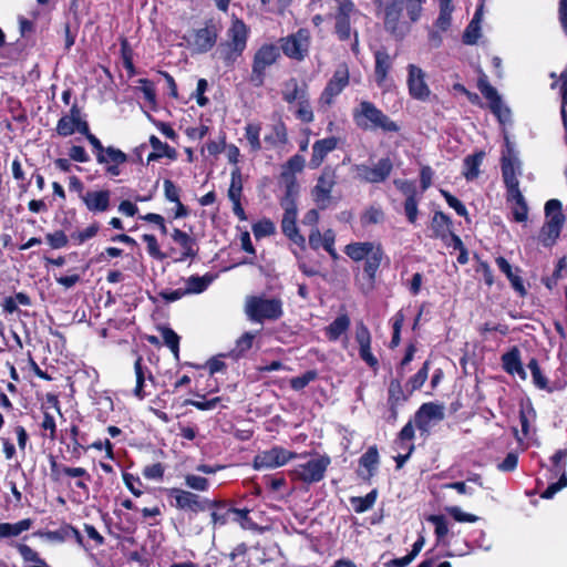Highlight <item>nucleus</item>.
<instances>
[{
    "label": "nucleus",
    "mask_w": 567,
    "mask_h": 567,
    "mask_svg": "<svg viewBox=\"0 0 567 567\" xmlns=\"http://www.w3.org/2000/svg\"><path fill=\"white\" fill-rule=\"evenodd\" d=\"M477 86H478L481 93L483 94V96L489 101V106L493 104H495V106H496V105H498V102L502 101L497 90L488 83V81L486 80V76L481 78L478 80Z\"/></svg>",
    "instance_id": "45"
},
{
    "label": "nucleus",
    "mask_w": 567,
    "mask_h": 567,
    "mask_svg": "<svg viewBox=\"0 0 567 567\" xmlns=\"http://www.w3.org/2000/svg\"><path fill=\"white\" fill-rule=\"evenodd\" d=\"M522 174V164L518 158L504 156L502 165V176L507 189V200L515 206L527 205L520 189L518 176Z\"/></svg>",
    "instance_id": "6"
},
{
    "label": "nucleus",
    "mask_w": 567,
    "mask_h": 567,
    "mask_svg": "<svg viewBox=\"0 0 567 567\" xmlns=\"http://www.w3.org/2000/svg\"><path fill=\"white\" fill-rule=\"evenodd\" d=\"M143 475L148 480H161L164 475V466L161 463L147 465L143 470Z\"/></svg>",
    "instance_id": "63"
},
{
    "label": "nucleus",
    "mask_w": 567,
    "mask_h": 567,
    "mask_svg": "<svg viewBox=\"0 0 567 567\" xmlns=\"http://www.w3.org/2000/svg\"><path fill=\"white\" fill-rule=\"evenodd\" d=\"M413 437H414V426H413L412 422H408L399 433V439L396 441L398 447L405 449L408 446V444H405V443L411 442Z\"/></svg>",
    "instance_id": "58"
},
{
    "label": "nucleus",
    "mask_w": 567,
    "mask_h": 567,
    "mask_svg": "<svg viewBox=\"0 0 567 567\" xmlns=\"http://www.w3.org/2000/svg\"><path fill=\"white\" fill-rule=\"evenodd\" d=\"M248 28L244 21L233 19L226 35L227 40L219 44L218 51L226 65H231L243 54L247 45Z\"/></svg>",
    "instance_id": "4"
},
{
    "label": "nucleus",
    "mask_w": 567,
    "mask_h": 567,
    "mask_svg": "<svg viewBox=\"0 0 567 567\" xmlns=\"http://www.w3.org/2000/svg\"><path fill=\"white\" fill-rule=\"evenodd\" d=\"M281 178L284 179L286 186V195L281 199V206L286 207L288 202L296 203L295 199L298 195V184L296 182V177L287 171H282Z\"/></svg>",
    "instance_id": "39"
},
{
    "label": "nucleus",
    "mask_w": 567,
    "mask_h": 567,
    "mask_svg": "<svg viewBox=\"0 0 567 567\" xmlns=\"http://www.w3.org/2000/svg\"><path fill=\"white\" fill-rule=\"evenodd\" d=\"M305 166V159L300 155H293L290 157L287 162V164L284 167V171H287L292 176H295V173H299L302 171Z\"/></svg>",
    "instance_id": "62"
},
{
    "label": "nucleus",
    "mask_w": 567,
    "mask_h": 567,
    "mask_svg": "<svg viewBox=\"0 0 567 567\" xmlns=\"http://www.w3.org/2000/svg\"><path fill=\"white\" fill-rule=\"evenodd\" d=\"M171 236L172 239L182 248L181 255L174 258L175 262H182L187 258L194 259L197 256L198 249L196 248L195 238L177 228L173 230Z\"/></svg>",
    "instance_id": "21"
},
{
    "label": "nucleus",
    "mask_w": 567,
    "mask_h": 567,
    "mask_svg": "<svg viewBox=\"0 0 567 567\" xmlns=\"http://www.w3.org/2000/svg\"><path fill=\"white\" fill-rule=\"evenodd\" d=\"M96 159L100 164H123L127 161V156L121 150L109 146L101 155H97Z\"/></svg>",
    "instance_id": "38"
},
{
    "label": "nucleus",
    "mask_w": 567,
    "mask_h": 567,
    "mask_svg": "<svg viewBox=\"0 0 567 567\" xmlns=\"http://www.w3.org/2000/svg\"><path fill=\"white\" fill-rule=\"evenodd\" d=\"M317 375V372L313 370L307 371L302 375L292 378L290 380V385L293 390L300 391L303 388H306L311 381L316 380Z\"/></svg>",
    "instance_id": "50"
},
{
    "label": "nucleus",
    "mask_w": 567,
    "mask_h": 567,
    "mask_svg": "<svg viewBox=\"0 0 567 567\" xmlns=\"http://www.w3.org/2000/svg\"><path fill=\"white\" fill-rule=\"evenodd\" d=\"M308 96L307 85L300 84L297 79L291 78L284 83L282 99L291 104Z\"/></svg>",
    "instance_id": "24"
},
{
    "label": "nucleus",
    "mask_w": 567,
    "mask_h": 567,
    "mask_svg": "<svg viewBox=\"0 0 567 567\" xmlns=\"http://www.w3.org/2000/svg\"><path fill=\"white\" fill-rule=\"evenodd\" d=\"M425 0H389L384 9V28L396 38H403L410 30V24L402 18L403 9H406L411 22L419 20L422 3Z\"/></svg>",
    "instance_id": "1"
},
{
    "label": "nucleus",
    "mask_w": 567,
    "mask_h": 567,
    "mask_svg": "<svg viewBox=\"0 0 567 567\" xmlns=\"http://www.w3.org/2000/svg\"><path fill=\"white\" fill-rule=\"evenodd\" d=\"M87 210L92 213H104L110 208L111 192L107 189L89 190L81 195Z\"/></svg>",
    "instance_id": "19"
},
{
    "label": "nucleus",
    "mask_w": 567,
    "mask_h": 567,
    "mask_svg": "<svg viewBox=\"0 0 567 567\" xmlns=\"http://www.w3.org/2000/svg\"><path fill=\"white\" fill-rule=\"evenodd\" d=\"M388 404L390 408L391 417L393 420H396L398 406L408 399L406 394L403 392L400 380H391L388 389Z\"/></svg>",
    "instance_id": "25"
},
{
    "label": "nucleus",
    "mask_w": 567,
    "mask_h": 567,
    "mask_svg": "<svg viewBox=\"0 0 567 567\" xmlns=\"http://www.w3.org/2000/svg\"><path fill=\"white\" fill-rule=\"evenodd\" d=\"M243 190L241 173L239 167H235L231 172V181L228 189V197L231 202L240 199Z\"/></svg>",
    "instance_id": "44"
},
{
    "label": "nucleus",
    "mask_w": 567,
    "mask_h": 567,
    "mask_svg": "<svg viewBox=\"0 0 567 567\" xmlns=\"http://www.w3.org/2000/svg\"><path fill=\"white\" fill-rule=\"evenodd\" d=\"M336 184V171L330 167H326L318 177L317 184L311 192L312 198L320 209H326L329 206L331 192Z\"/></svg>",
    "instance_id": "12"
},
{
    "label": "nucleus",
    "mask_w": 567,
    "mask_h": 567,
    "mask_svg": "<svg viewBox=\"0 0 567 567\" xmlns=\"http://www.w3.org/2000/svg\"><path fill=\"white\" fill-rule=\"evenodd\" d=\"M244 311L252 322L276 321L284 315L282 300L280 298H268L266 295L247 296Z\"/></svg>",
    "instance_id": "2"
},
{
    "label": "nucleus",
    "mask_w": 567,
    "mask_h": 567,
    "mask_svg": "<svg viewBox=\"0 0 567 567\" xmlns=\"http://www.w3.org/2000/svg\"><path fill=\"white\" fill-rule=\"evenodd\" d=\"M444 417V405L429 402L420 406L415 413L414 422L422 433H429L432 425L441 422Z\"/></svg>",
    "instance_id": "13"
},
{
    "label": "nucleus",
    "mask_w": 567,
    "mask_h": 567,
    "mask_svg": "<svg viewBox=\"0 0 567 567\" xmlns=\"http://www.w3.org/2000/svg\"><path fill=\"white\" fill-rule=\"evenodd\" d=\"M150 143L154 150L148 157L147 161H156L163 156H167L169 158L175 157V150L169 147L166 143H163L157 136L152 135L150 138Z\"/></svg>",
    "instance_id": "33"
},
{
    "label": "nucleus",
    "mask_w": 567,
    "mask_h": 567,
    "mask_svg": "<svg viewBox=\"0 0 567 567\" xmlns=\"http://www.w3.org/2000/svg\"><path fill=\"white\" fill-rule=\"evenodd\" d=\"M441 194L445 198V200L449 204V206L452 207L453 209H455L457 215H460V216H466L467 215L466 207L455 196H453L452 194H450L449 192H446L444 189H441Z\"/></svg>",
    "instance_id": "59"
},
{
    "label": "nucleus",
    "mask_w": 567,
    "mask_h": 567,
    "mask_svg": "<svg viewBox=\"0 0 567 567\" xmlns=\"http://www.w3.org/2000/svg\"><path fill=\"white\" fill-rule=\"evenodd\" d=\"M168 495L175 499L176 508L193 513L206 511L209 504L207 498H202L197 494L182 488H171Z\"/></svg>",
    "instance_id": "15"
},
{
    "label": "nucleus",
    "mask_w": 567,
    "mask_h": 567,
    "mask_svg": "<svg viewBox=\"0 0 567 567\" xmlns=\"http://www.w3.org/2000/svg\"><path fill=\"white\" fill-rule=\"evenodd\" d=\"M338 146V138L330 136L316 141L312 145V155L310 159V166L317 168L321 165L326 156L336 150Z\"/></svg>",
    "instance_id": "22"
},
{
    "label": "nucleus",
    "mask_w": 567,
    "mask_h": 567,
    "mask_svg": "<svg viewBox=\"0 0 567 567\" xmlns=\"http://www.w3.org/2000/svg\"><path fill=\"white\" fill-rule=\"evenodd\" d=\"M348 83L349 69L347 64L342 63L338 65L332 78L327 83L320 95L319 103L324 107H329L333 103L334 97L343 91Z\"/></svg>",
    "instance_id": "10"
},
{
    "label": "nucleus",
    "mask_w": 567,
    "mask_h": 567,
    "mask_svg": "<svg viewBox=\"0 0 567 567\" xmlns=\"http://www.w3.org/2000/svg\"><path fill=\"white\" fill-rule=\"evenodd\" d=\"M429 522H431L435 527V535L439 539H442L445 537L449 533L447 523L444 516L440 515H431L427 518Z\"/></svg>",
    "instance_id": "56"
},
{
    "label": "nucleus",
    "mask_w": 567,
    "mask_h": 567,
    "mask_svg": "<svg viewBox=\"0 0 567 567\" xmlns=\"http://www.w3.org/2000/svg\"><path fill=\"white\" fill-rule=\"evenodd\" d=\"M357 125L363 130H382L383 132H398L400 126L386 114L369 101H362L353 111Z\"/></svg>",
    "instance_id": "3"
},
{
    "label": "nucleus",
    "mask_w": 567,
    "mask_h": 567,
    "mask_svg": "<svg viewBox=\"0 0 567 567\" xmlns=\"http://www.w3.org/2000/svg\"><path fill=\"white\" fill-rule=\"evenodd\" d=\"M310 42V31L308 29H299L296 33L281 38L280 48L286 56L302 61L308 55Z\"/></svg>",
    "instance_id": "9"
},
{
    "label": "nucleus",
    "mask_w": 567,
    "mask_h": 567,
    "mask_svg": "<svg viewBox=\"0 0 567 567\" xmlns=\"http://www.w3.org/2000/svg\"><path fill=\"white\" fill-rule=\"evenodd\" d=\"M99 230L100 225L97 223H93L83 230L73 231L70 237L76 245H82L86 240L93 238Z\"/></svg>",
    "instance_id": "46"
},
{
    "label": "nucleus",
    "mask_w": 567,
    "mask_h": 567,
    "mask_svg": "<svg viewBox=\"0 0 567 567\" xmlns=\"http://www.w3.org/2000/svg\"><path fill=\"white\" fill-rule=\"evenodd\" d=\"M161 336L164 340V343L171 349L174 353L175 358L178 359L179 353V337L178 334L168 327L159 328Z\"/></svg>",
    "instance_id": "43"
},
{
    "label": "nucleus",
    "mask_w": 567,
    "mask_h": 567,
    "mask_svg": "<svg viewBox=\"0 0 567 567\" xmlns=\"http://www.w3.org/2000/svg\"><path fill=\"white\" fill-rule=\"evenodd\" d=\"M481 37V24L476 23V21H471L466 27L463 34V42L465 44H475Z\"/></svg>",
    "instance_id": "51"
},
{
    "label": "nucleus",
    "mask_w": 567,
    "mask_h": 567,
    "mask_svg": "<svg viewBox=\"0 0 567 567\" xmlns=\"http://www.w3.org/2000/svg\"><path fill=\"white\" fill-rule=\"evenodd\" d=\"M496 265L498 266L499 270L506 275L508 280L512 284V287L520 295H526V289L524 287L523 280L520 277L515 275L513 272L511 264L504 258V257H497L496 258Z\"/></svg>",
    "instance_id": "31"
},
{
    "label": "nucleus",
    "mask_w": 567,
    "mask_h": 567,
    "mask_svg": "<svg viewBox=\"0 0 567 567\" xmlns=\"http://www.w3.org/2000/svg\"><path fill=\"white\" fill-rule=\"evenodd\" d=\"M408 71V86L411 96L420 101H425L431 94V90L425 82V73L421 68L414 64H409Z\"/></svg>",
    "instance_id": "16"
},
{
    "label": "nucleus",
    "mask_w": 567,
    "mask_h": 567,
    "mask_svg": "<svg viewBox=\"0 0 567 567\" xmlns=\"http://www.w3.org/2000/svg\"><path fill=\"white\" fill-rule=\"evenodd\" d=\"M215 276L212 274H205L204 276H190L185 280L186 293L195 295L204 292L208 286L214 281Z\"/></svg>",
    "instance_id": "30"
},
{
    "label": "nucleus",
    "mask_w": 567,
    "mask_h": 567,
    "mask_svg": "<svg viewBox=\"0 0 567 567\" xmlns=\"http://www.w3.org/2000/svg\"><path fill=\"white\" fill-rule=\"evenodd\" d=\"M556 475H558V473H555ZM560 475V478L558 482L556 483H551L543 493H542V497L543 498H546V499H549L551 498L557 492H559L560 489H563L564 487L567 486V475H566V470H564L563 472L559 473Z\"/></svg>",
    "instance_id": "49"
},
{
    "label": "nucleus",
    "mask_w": 567,
    "mask_h": 567,
    "mask_svg": "<svg viewBox=\"0 0 567 567\" xmlns=\"http://www.w3.org/2000/svg\"><path fill=\"white\" fill-rule=\"evenodd\" d=\"M503 367L509 374L517 373L522 379H526V372L520 362V354L517 348H513L502 357Z\"/></svg>",
    "instance_id": "27"
},
{
    "label": "nucleus",
    "mask_w": 567,
    "mask_h": 567,
    "mask_svg": "<svg viewBox=\"0 0 567 567\" xmlns=\"http://www.w3.org/2000/svg\"><path fill=\"white\" fill-rule=\"evenodd\" d=\"M45 238L53 249L62 248L68 244V237L62 230H58L53 234H48Z\"/></svg>",
    "instance_id": "61"
},
{
    "label": "nucleus",
    "mask_w": 567,
    "mask_h": 567,
    "mask_svg": "<svg viewBox=\"0 0 567 567\" xmlns=\"http://www.w3.org/2000/svg\"><path fill=\"white\" fill-rule=\"evenodd\" d=\"M134 372L136 377V385L134 388V395L140 400L145 398V392L143 390L145 380L148 378L153 380L152 373L148 371L147 367L143 364L142 357H138L134 362Z\"/></svg>",
    "instance_id": "28"
},
{
    "label": "nucleus",
    "mask_w": 567,
    "mask_h": 567,
    "mask_svg": "<svg viewBox=\"0 0 567 567\" xmlns=\"http://www.w3.org/2000/svg\"><path fill=\"white\" fill-rule=\"evenodd\" d=\"M566 457H567V450L561 449L558 450L551 457V461L554 463L553 471L555 473H560L566 468Z\"/></svg>",
    "instance_id": "64"
},
{
    "label": "nucleus",
    "mask_w": 567,
    "mask_h": 567,
    "mask_svg": "<svg viewBox=\"0 0 567 567\" xmlns=\"http://www.w3.org/2000/svg\"><path fill=\"white\" fill-rule=\"evenodd\" d=\"M450 218L442 212H436L432 218L431 228L435 237L444 238L450 231Z\"/></svg>",
    "instance_id": "40"
},
{
    "label": "nucleus",
    "mask_w": 567,
    "mask_h": 567,
    "mask_svg": "<svg viewBox=\"0 0 567 567\" xmlns=\"http://www.w3.org/2000/svg\"><path fill=\"white\" fill-rule=\"evenodd\" d=\"M429 375V362H424L423 367L408 382L409 392L419 390L426 381Z\"/></svg>",
    "instance_id": "47"
},
{
    "label": "nucleus",
    "mask_w": 567,
    "mask_h": 567,
    "mask_svg": "<svg viewBox=\"0 0 567 567\" xmlns=\"http://www.w3.org/2000/svg\"><path fill=\"white\" fill-rule=\"evenodd\" d=\"M485 157V152L480 151L464 158L463 175L467 181H473L480 175V166Z\"/></svg>",
    "instance_id": "29"
},
{
    "label": "nucleus",
    "mask_w": 567,
    "mask_h": 567,
    "mask_svg": "<svg viewBox=\"0 0 567 567\" xmlns=\"http://www.w3.org/2000/svg\"><path fill=\"white\" fill-rule=\"evenodd\" d=\"M297 116L303 123H311L313 121V112L310 106L309 96L298 102Z\"/></svg>",
    "instance_id": "53"
},
{
    "label": "nucleus",
    "mask_w": 567,
    "mask_h": 567,
    "mask_svg": "<svg viewBox=\"0 0 567 567\" xmlns=\"http://www.w3.org/2000/svg\"><path fill=\"white\" fill-rule=\"evenodd\" d=\"M260 130H261L260 125L254 124V123H249L245 127V131H246L245 136H246L251 150L255 152L259 151L261 148V143L259 140Z\"/></svg>",
    "instance_id": "48"
},
{
    "label": "nucleus",
    "mask_w": 567,
    "mask_h": 567,
    "mask_svg": "<svg viewBox=\"0 0 567 567\" xmlns=\"http://www.w3.org/2000/svg\"><path fill=\"white\" fill-rule=\"evenodd\" d=\"M374 244L370 241L364 243H352L346 246L344 252L354 261H360L365 259L372 249L374 248Z\"/></svg>",
    "instance_id": "32"
},
{
    "label": "nucleus",
    "mask_w": 567,
    "mask_h": 567,
    "mask_svg": "<svg viewBox=\"0 0 567 567\" xmlns=\"http://www.w3.org/2000/svg\"><path fill=\"white\" fill-rule=\"evenodd\" d=\"M377 501V491L373 489L368 493L364 497H351L350 503L355 513H364L371 509Z\"/></svg>",
    "instance_id": "41"
},
{
    "label": "nucleus",
    "mask_w": 567,
    "mask_h": 567,
    "mask_svg": "<svg viewBox=\"0 0 567 567\" xmlns=\"http://www.w3.org/2000/svg\"><path fill=\"white\" fill-rule=\"evenodd\" d=\"M383 258V251L380 246H375L372 252L365 257L364 272L370 280H373Z\"/></svg>",
    "instance_id": "34"
},
{
    "label": "nucleus",
    "mask_w": 567,
    "mask_h": 567,
    "mask_svg": "<svg viewBox=\"0 0 567 567\" xmlns=\"http://www.w3.org/2000/svg\"><path fill=\"white\" fill-rule=\"evenodd\" d=\"M185 484L187 487L199 492H205L209 488V482L207 478L193 474L185 476Z\"/></svg>",
    "instance_id": "52"
},
{
    "label": "nucleus",
    "mask_w": 567,
    "mask_h": 567,
    "mask_svg": "<svg viewBox=\"0 0 567 567\" xmlns=\"http://www.w3.org/2000/svg\"><path fill=\"white\" fill-rule=\"evenodd\" d=\"M217 41V31L214 25L199 29L195 32L193 44L200 52L209 51Z\"/></svg>",
    "instance_id": "23"
},
{
    "label": "nucleus",
    "mask_w": 567,
    "mask_h": 567,
    "mask_svg": "<svg viewBox=\"0 0 567 567\" xmlns=\"http://www.w3.org/2000/svg\"><path fill=\"white\" fill-rule=\"evenodd\" d=\"M16 547L24 563L31 564L29 567H49L39 554L30 546L25 544H17Z\"/></svg>",
    "instance_id": "37"
},
{
    "label": "nucleus",
    "mask_w": 567,
    "mask_h": 567,
    "mask_svg": "<svg viewBox=\"0 0 567 567\" xmlns=\"http://www.w3.org/2000/svg\"><path fill=\"white\" fill-rule=\"evenodd\" d=\"M331 460L328 455H319L306 463L298 464L290 475L293 480L303 482L306 484H313L320 482L324 477V473L330 465Z\"/></svg>",
    "instance_id": "7"
},
{
    "label": "nucleus",
    "mask_w": 567,
    "mask_h": 567,
    "mask_svg": "<svg viewBox=\"0 0 567 567\" xmlns=\"http://www.w3.org/2000/svg\"><path fill=\"white\" fill-rule=\"evenodd\" d=\"M31 519H22L16 524L0 523V538L14 537L31 527Z\"/></svg>",
    "instance_id": "36"
},
{
    "label": "nucleus",
    "mask_w": 567,
    "mask_h": 567,
    "mask_svg": "<svg viewBox=\"0 0 567 567\" xmlns=\"http://www.w3.org/2000/svg\"><path fill=\"white\" fill-rule=\"evenodd\" d=\"M275 230L276 227L270 220H261L252 226V231L256 238L270 236Z\"/></svg>",
    "instance_id": "55"
},
{
    "label": "nucleus",
    "mask_w": 567,
    "mask_h": 567,
    "mask_svg": "<svg viewBox=\"0 0 567 567\" xmlns=\"http://www.w3.org/2000/svg\"><path fill=\"white\" fill-rule=\"evenodd\" d=\"M379 462L380 457L377 446H370L359 460L360 466L364 467L370 476L375 471Z\"/></svg>",
    "instance_id": "42"
},
{
    "label": "nucleus",
    "mask_w": 567,
    "mask_h": 567,
    "mask_svg": "<svg viewBox=\"0 0 567 567\" xmlns=\"http://www.w3.org/2000/svg\"><path fill=\"white\" fill-rule=\"evenodd\" d=\"M446 512L456 520L461 523H474L478 519L477 516L468 513H464L460 507L457 506H451L446 507Z\"/></svg>",
    "instance_id": "57"
},
{
    "label": "nucleus",
    "mask_w": 567,
    "mask_h": 567,
    "mask_svg": "<svg viewBox=\"0 0 567 567\" xmlns=\"http://www.w3.org/2000/svg\"><path fill=\"white\" fill-rule=\"evenodd\" d=\"M546 223L539 233V240L545 247H551L559 237L565 216L561 203L558 199H549L545 205Z\"/></svg>",
    "instance_id": "5"
},
{
    "label": "nucleus",
    "mask_w": 567,
    "mask_h": 567,
    "mask_svg": "<svg viewBox=\"0 0 567 567\" xmlns=\"http://www.w3.org/2000/svg\"><path fill=\"white\" fill-rule=\"evenodd\" d=\"M143 240L147 244V251L152 257L159 260H163L167 257L166 254L161 251L156 237L154 235L145 234L143 235Z\"/></svg>",
    "instance_id": "54"
},
{
    "label": "nucleus",
    "mask_w": 567,
    "mask_h": 567,
    "mask_svg": "<svg viewBox=\"0 0 567 567\" xmlns=\"http://www.w3.org/2000/svg\"><path fill=\"white\" fill-rule=\"evenodd\" d=\"M295 457H297L296 453L280 446H275L270 450L259 452L255 456L254 468L270 470L280 467Z\"/></svg>",
    "instance_id": "11"
},
{
    "label": "nucleus",
    "mask_w": 567,
    "mask_h": 567,
    "mask_svg": "<svg viewBox=\"0 0 567 567\" xmlns=\"http://www.w3.org/2000/svg\"><path fill=\"white\" fill-rule=\"evenodd\" d=\"M375 58V69L374 76L379 86H382L388 73L392 66V60L389 53L385 50H378L374 54Z\"/></svg>",
    "instance_id": "26"
},
{
    "label": "nucleus",
    "mask_w": 567,
    "mask_h": 567,
    "mask_svg": "<svg viewBox=\"0 0 567 567\" xmlns=\"http://www.w3.org/2000/svg\"><path fill=\"white\" fill-rule=\"evenodd\" d=\"M353 3L346 1L340 3L338 13L336 14V33L341 41L351 38L350 14L353 12Z\"/></svg>",
    "instance_id": "20"
},
{
    "label": "nucleus",
    "mask_w": 567,
    "mask_h": 567,
    "mask_svg": "<svg viewBox=\"0 0 567 567\" xmlns=\"http://www.w3.org/2000/svg\"><path fill=\"white\" fill-rule=\"evenodd\" d=\"M392 167L393 165L390 158H381L373 167L361 164L355 165L354 171L360 181L367 183H381L389 177Z\"/></svg>",
    "instance_id": "14"
},
{
    "label": "nucleus",
    "mask_w": 567,
    "mask_h": 567,
    "mask_svg": "<svg viewBox=\"0 0 567 567\" xmlns=\"http://www.w3.org/2000/svg\"><path fill=\"white\" fill-rule=\"evenodd\" d=\"M279 56V48L275 44H264L256 51L250 74V82L255 86L264 84L266 69L275 64Z\"/></svg>",
    "instance_id": "8"
},
{
    "label": "nucleus",
    "mask_w": 567,
    "mask_h": 567,
    "mask_svg": "<svg viewBox=\"0 0 567 567\" xmlns=\"http://www.w3.org/2000/svg\"><path fill=\"white\" fill-rule=\"evenodd\" d=\"M355 341L359 344L360 358L372 369L379 367L378 359L371 352V334L369 329L361 322L355 329Z\"/></svg>",
    "instance_id": "17"
},
{
    "label": "nucleus",
    "mask_w": 567,
    "mask_h": 567,
    "mask_svg": "<svg viewBox=\"0 0 567 567\" xmlns=\"http://www.w3.org/2000/svg\"><path fill=\"white\" fill-rule=\"evenodd\" d=\"M76 123L66 116L59 120L56 125V132L61 136H70L75 132Z\"/></svg>",
    "instance_id": "60"
},
{
    "label": "nucleus",
    "mask_w": 567,
    "mask_h": 567,
    "mask_svg": "<svg viewBox=\"0 0 567 567\" xmlns=\"http://www.w3.org/2000/svg\"><path fill=\"white\" fill-rule=\"evenodd\" d=\"M285 214L281 221V228L284 234L289 237L292 241L298 245L305 244V238L299 234L296 220H297V205L296 203L288 202L284 207Z\"/></svg>",
    "instance_id": "18"
},
{
    "label": "nucleus",
    "mask_w": 567,
    "mask_h": 567,
    "mask_svg": "<svg viewBox=\"0 0 567 567\" xmlns=\"http://www.w3.org/2000/svg\"><path fill=\"white\" fill-rule=\"evenodd\" d=\"M350 326V319L347 315L337 317L328 327L327 336L330 340L336 341L344 333Z\"/></svg>",
    "instance_id": "35"
}]
</instances>
